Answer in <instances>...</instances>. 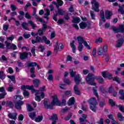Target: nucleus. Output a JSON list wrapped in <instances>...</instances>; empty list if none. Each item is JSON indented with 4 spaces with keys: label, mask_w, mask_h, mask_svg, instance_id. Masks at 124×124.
<instances>
[{
    "label": "nucleus",
    "mask_w": 124,
    "mask_h": 124,
    "mask_svg": "<svg viewBox=\"0 0 124 124\" xmlns=\"http://www.w3.org/2000/svg\"><path fill=\"white\" fill-rule=\"evenodd\" d=\"M26 89L27 90H32V93H36V97L35 99L38 102H40V101H41V98H40V96L42 98H44V97H45V93L44 92H42V93H38V90L33 89V86H31L30 85H23L21 88V90H26Z\"/></svg>",
    "instance_id": "f257e3e1"
},
{
    "label": "nucleus",
    "mask_w": 124,
    "mask_h": 124,
    "mask_svg": "<svg viewBox=\"0 0 124 124\" xmlns=\"http://www.w3.org/2000/svg\"><path fill=\"white\" fill-rule=\"evenodd\" d=\"M14 98L16 101L15 104V107L16 109L21 110V109H22L21 106L23 105V104H24V102L22 101L21 100L24 98V97L16 95L14 96Z\"/></svg>",
    "instance_id": "f03ea898"
},
{
    "label": "nucleus",
    "mask_w": 124,
    "mask_h": 124,
    "mask_svg": "<svg viewBox=\"0 0 124 124\" xmlns=\"http://www.w3.org/2000/svg\"><path fill=\"white\" fill-rule=\"evenodd\" d=\"M31 42L32 44H35V43H43V42H45L46 44L47 45H48V44H50L51 43L50 42V40H48L47 39V37L45 36H43L42 38L39 36L36 37V40H31Z\"/></svg>",
    "instance_id": "7ed1b4c3"
},
{
    "label": "nucleus",
    "mask_w": 124,
    "mask_h": 124,
    "mask_svg": "<svg viewBox=\"0 0 124 124\" xmlns=\"http://www.w3.org/2000/svg\"><path fill=\"white\" fill-rule=\"evenodd\" d=\"M88 102L90 105V108L91 110H92L93 112H96V105H97V101H96L95 98H91L89 100H88Z\"/></svg>",
    "instance_id": "20e7f679"
},
{
    "label": "nucleus",
    "mask_w": 124,
    "mask_h": 124,
    "mask_svg": "<svg viewBox=\"0 0 124 124\" xmlns=\"http://www.w3.org/2000/svg\"><path fill=\"white\" fill-rule=\"evenodd\" d=\"M52 98H53V100L51 104L49 103L48 100L45 99L44 100V105L46 109H53V107H54V106H56L55 103L54 95L52 96Z\"/></svg>",
    "instance_id": "39448f33"
},
{
    "label": "nucleus",
    "mask_w": 124,
    "mask_h": 124,
    "mask_svg": "<svg viewBox=\"0 0 124 124\" xmlns=\"http://www.w3.org/2000/svg\"><path fill=\"white\" fill-rule=\"evenodd\" d=\"M86 83L91 86H96V83L94 82V76L93 74H89L85 78Z\"/></svg>",
    "instance_id": "423d86ee"
},
{
    "label": "nucleus",
    "mask_w": 124,
    "mask_h": 124,
    "mask_svg": "<svg viewBox=\"0 0 124 124\" xmlns=\"http://www.w3.org/2000/svg\"><path fill=\"white\" fill-rule=\"evenodd\" d=\"M77 40L78 44H83V45L88 49V50L91 49V46L88 44V43L86 40H85V38H83L82 36H78L77 37Z\"/></svg>",
    "instance_id": "0eeeda50"
},
{
    "label": "nucleus",
    "mask_w": 124,
    "mask_h": 124,
    "mask_svg": "<svg viewBox=\"0 0 124 124\" xmlns=\"http://www.w3.org/2000/svg\"><path fill=\"white\" fill-rule=\"evenodd\" d=\"M54 100L55 106H65V105H66V100H65V99H63L62 100V102H60L58 99L57 95H54Z\"/></svg>",
    "instance_id": "6e6552de"
},
{
    "label": "nucleus",
    "mask_w": 124,
    "mask_h": 124,
    "mask_svg": "<svg viewBox=\"0 0 124 124\" xmlns=\"http://www.w3.org/2000/svg\"><path fill=\"white\" fill-rule=\"evenodd\" d=\"M116 37H117L119 40L116 43V47L120 48V47H122V45H123V43L124 42V37H123L121 34H118L116 35Z\"/></svg>",
    "instance_id": "1a4fd4ad"
},
{
    "label": "nucleus",
    "mask_w": 124,
    "mask_h": 124,
    "mask_svg": "<svg viewBox=\"0 0 124 124\" xmlns=\"http://www.w3.org/2000/svg\"><path fill=\"white\" fill-rule=\"evenodd\" d=\"M92 4V10L95 12H99V3L96 0H93L91 1Z\"/></svg>",
    "instance_id": "9d476101"
},
{
    "label": "nucleus",
    "mask_w": 124,
    "mask_h": 124,
    "mask_svg": "<svg viewBox=\"0 0 124 124\" xmlns=\"http://www.w3.org/2000/svg\"><path fill=\"white\" fill-rule=\"evenodd\" d=\"M108 50V48L107 45H104L103 47H102V46H100V47L98 48V55H99V56H103V54H104L105 52H107Z\"/></svg>",
    "instance_id": "9b49d317"
},
{
    "label": "nucleus",
    "mask_w": 124,
    "mask_h": 124,
    "mask_svg": "<svg viewBox=\"0 0 124 124\" xmlns=\"http://www.w3.org/2000/svg\"><path fill=\"white\" fill-rule=\"evenodd\" d=\"M111 30H112L115 33H118V32H124V25H120L119 28H116L115 26H112Z\"/></svg>",
    "instance_id": "f8f14e48"
},
{
    "label": "nucleus",
    "mask_w": 124,
    "mask_h": 124,
    "mask_svg": "<svg viewBox=\"0 0 124 124\" xmlns=\"http://www.w3.org/2000/svg\"><path fill=\"white\" fill-rule=\"evenodd\" d=\"M58 48L59 51L62 50V49H63L62 44H60L59 45V42H56V45H55V47L54 48L55 54H58Z\"/></svg>",
    "instance_id": "ddd939ff"
},
{
    "label": "nucleus",
    "mask_w": 124,
    "mask_h": 124,
    "mask_svg": "<svg viewBox=\"0 0 124 124\" xmlns=\"http://www.w3.org/2000/svg\"><path fill=\"white\" fill-rule=\"evenodd\" d=\"M5 44L7 49H13L14 50H16V49H17V46L14 44H11L7 41H5Z\"/></svg>",
    "instance_id": "4468645a"
},
{
    "label": "nucleus",
    "mask_w": 124,
    "mask_h": 124,
    "mask_svg": "<svg viewBox=\"0 0 124 124\" xmlns=\"http://www.w3.org/2000/svg\"><path fill=\"white\" fill-rule=\"evenodd\" d=\"M29 58V53L27 52H23L19 53V58L20 60H26Z\"/></svg>",
    "instance_id": "2eb2a0df"
},
{
    "label": "nucleus",
    "mask_w": 124,
    "mask_h": 124,
    "mask_svg": "<svg viewBox=\"0 0 124 124\" xmlns=\"http://www.w3.org/2000/svg\"><path fill=\"white\" fill-rule=\"evenodd\" d=\"M102 75L103 77H104V78H107V77L109 79H111V78H112V75L108 72H102Z\"/></svg>",
    "instance_id": "dca6fc26"
},
{
    "label": "nucleus",
    "mask_w": 124,
    "mask_h": 124,
    "mask_svg": "<svg viewBox=\"0 0 124 124\" xmlns=\"http://www.w3.org/2000/svg\"><path fill=\"white\" fill-rule=\"evenodd\" d=\"M9 118L10 119H12V120H16L17 119V113H10L8 115Z\"/></svg>",
    "instance_id": "f3484780"
},
{
    "label": "nucleus",
    "mask_w": 124,
    "mask_h": 124,
    "mask_svg": "<svg viewBox=\"0 0 124 124\" xmlns=\"http://www.w3.org/2000/svg\"><path fill=\"white\" fill-rule=\"evenodd\" d=\"M82 79L80 78V75H78L75 77V82L77 85H79Z\"/></svg>",
    "instance_id": "a211bd4d"
},
{
    "label": "nucleus",
    "mask_w": 124,
    "mask_h": 124,
    "mask_svg": "<svg viewBox=\"0 0 124 124\" xmlns=\"http://www.w3.org/2000/svg\"><path fill=\"white\" fill-rule=\"evenodd\" d=\"M108 93H111L113 96H117V92L113 89L112 85L108 88Z\"/></svg>",
    "instance_id": "6ab92c4d"
},
{
    "label": "nucleus",
    "mask_w": 124,
    "mask_h": 124,
    "mask_svg": "<svg viewBox=\"0 0 124 124\" xmlns=\"http://www.w3.org/2000/svg\"><path fill=\"white\" fill-rule=\"evenodd\" d=\"M74 43H75V41L73 40L70 43V45L72 49L73 52L76 53V46L74 45Z\"/></svg>",
    "instance_id": "aec40b11"
},
{
    "label": "nucleus",
    "mask_w": 124,
    "mask_h": 124,
    "mask_svg": "<svg viewBox=\"0 0 124 124\" xmlns=\"http://www.w3.org/2000/svg\"><path fill=\"white\" fill-rule=\"evenodd\" d=\"M93 91L94 95L97 97L98 101H99V97L98 96V93H97V87H93Z\"/></svg>",
    "instance_id": "412c9836"
},
{
    "label": "nucleus",
    "mask_w": 124,
    "mask_h": 124,
    "mask_svg": "<svg viewBox=\"0 0 124 124\" xmlns=\"http://www.w3.org/2000/svg\"><path fill=\"white\" fill-rule=\"evenodd\" d=\"M113 15V13H111V12L109 11H107L106 12V18L108 20H109L110 18H111V16Z\"/></svg>",
    "instance_id": "4be33fe9"
},
{
    "label": "nucleus",
    "mask_w": 124,
    "mask_h": 124,
    "mask_svg": "<svg viewBox=\"0 0 124 124\" xmlns=\"http://www.w3.org/2000/svg\"><path fill=\"white\" fill-rule=\"evenodd\" d=\"M80 18L78 17H73V20H72V23H74V24H79L80 23Z\"/></svg>",
    "instance_id": "5701e85b"
},
{
    "label": "nucleus",
    "mask_w": 124,
    "mask_h": 124,
    "mask_svg": "<svg viewBox=\"0 0 124 124\" xmlns=\"http://www.w3.org/2000/svg\"><path fill=\"white\" fill-rule=\"evenodd\" d=\"M75 103V100H74V97H71L69 99V101L68 102V105L69 106L71 105H73Z\"/></svg>",
    "instance_id": "b1692460"
},
{
    "label": "nucleus",
    "mask_w": 124,
    "mask_h": 124,
    "mask_svg": "<svg viewBox=\"0 0 124 124\" xmlns=\"http://www.w3.org/2000/svg\"><path fill=\"white\" fill-rule=\"evenodd\" d=\"M21 26L24 30H25L26 31H29V28H28L29 23L27 22H23L21 24Z\"/></svg>",
    "instance_id": "393cba45"
},
{
    "label": "nucleus",
    "mask_w": 124,
    "mask_h": 124,
    "mask_svg": "<svg viewBox=\"0 0 124 124\" xmlns=\"http://www.w3.org/2000/svg\"><path fill=\"white\" fill-rule=\"evenodd\" d=\"M118 12H120L121 14L124 15V5H119V9L118 10Z\"/></svg>",
    "instance_id": "a878e982"
},
{
    "label": "nucleus",
    "mask_w": 124,
    "mask_h": 124,
    "mask_svg": "<svg viewBox=\"0 0 124 124\" xmlns=\"http://www.w3.org/2000/svg\"><path fill=\"white\" fill-rule=\"evenodd\" d=\"M79 28L80 29H81L82 30H84V29H85L86 28H87V23L86 22H81L80 23H79Z\"/></svg>",
    "instance_id": "bb28decb"
},
{
    "label": "nucleus",
    "mask_w": 124,
    "mask_h": 124,
    "mask_svg": "<svg viewBox=\"0 0 124 124\" xmlns=\"http://www.w3.org/2000/svg\"><path fill=\"white\" fill-rule=\"evenodd\" d=\"M117 118L120 121V122H123V121H124V117L123 116V115H122V113L120 112H118L117 114Z\"/></svg>",
    "instance_id": "cd10ccee"
},
{
    "label": "nucleus",
    "mask_w": 124,
    "mask_h": 124,
    "mask_svg": "<svg viewBox=\"0 0 124 124\" xmlns=\"http://www.w3.org/2000/svg\"><path fill=\"white\" fill-rule=\"evenodd\" d=\"M74 91L76 94H78V95H80L81 93H80V91H79V88H78V86L77 85H75L74 88Z\"/></svg>",
    "instance_id": "c85d7f7f"
},
{
    "label": "nucleus",
    "mask_w": 124,
    "mask_h": 124,
    "mask_svg": "<svg viewBox=\"0 0 124 124\" xmlns=\"http://www.w3.org/2000/svg\"><path fill=\"white\" fill-rule=\"evenodd\" d=\"M57 9H58L57 13L59 15L62 16L64 15V13H65V11L62 9H60V8H57Z\"/></svg>",
    "instance_id": "c756f323"
},
{
    "label": "nucleus",
    "mask_w": 124,
    "mask_h": 124,
    "mask_svg": "<svg viewBox=\"0 0 124 124\" xmlns=\"http://www.w3.org/2000/svg\"><path fill=\"white\" fill-rule=\"evenodd\" d=\"M46 13L45 14L44 18L46 19V20H49L48 16H49V15H50V10H49V9H46Z\"/></svg>",
    "instance_id": "7c9ffc66"
},
{
    "label": "nucleus",
    "mask_w": 124,
    "mask_h": 124,
    "mask_svg": "<svg viewBox=\"0 0 124 124\" xmlns=\"http://www.w3.org/2000/svg\"><path fill=\"white\" fill-rule=\"evenodd\" d=\"M100 17L103 22H106V19H105V16H104V12L103 11H100Z\"/></svg>",
    "instance_id": "2f4dec72"
},
{
    "label": "nucleus",
    "mask_w": 124,
    "mask_h": 124,
    "mask_svg": "<svg viewBox=\"0 0 124 124\" xmlns=\"http://www.w3.org/2000/svg\"><path fill=\"white\" fill-rule=\"evenodd\" d=\"M119 94L121 95V96L119 97L120 99H122V100H124V90H119Z\"/></svg>",
    "instance_id": "473e14b6"
},
{
    "label": "nucleus",
    "mask_w": 124,
    "mask_h": 124,
    "mask_svg": "<svg viewBox=\"0 0 124 124\" xmlns=\"http://www.w3.org/2000/svg\"><path fill=\"white\" fill-rule=\"evenodd\" d=\"M90 13L91 19H92V20H95V13H94L93 11L91 10Z\"/></svg>",
    "instance_id": "72a5a7b5"
},
{
    "label": "nucleus",
    "mask_w": 124,
    "mask_h": 124,
    "mask_svg": "<svg viewBox=\"0 0 124 124\" xmlns=\"http://www.w3.org/2000/svg\"><path fill=\"white\" fill-rule=\"evenodd\" d=\"M29 117L32 119V120H34L35 119V116H36L35 112H30L29 113Z\"/></svg>",
    "instance_id": "f704fd0d"
},
{
    "label": "nucleus",
    "mask_w": 124,
    "mask_h": 124,
    "mask_svg": "<svg viewBox=\"0 0 124 124\" xmlns=\"http://www.w3.org/2000/svg\"><path fill=\"white\" fill-rule=\"evenodd\" d=\"M37 65V63L36 62H30L28 63V66L29 67H32L33 66H36Z\"/></svg>",
    "instance_id": "c9c22d12"
},
{
    "label": "nucleus",
    "mask_w": 124,
    "mask_h": 124,
    "mask_svg": "<svg viewBox=\"0 0 124 124\" xmlns=\"http://www.w3.org/2000/svg\"><path fill=\"white\" fill-rule=\"evenodd\" d=\"M28 23L31 26L32 30L35 29V28H36V24H35L34 23L32 22V21L30 20L28 21Z\"/></svg>",
    "instance_id": "e433bc0d"
},
{
    "label": "nucleus",
    "mask_w": 124,
    "mask_h": 124,
    "mask_svg": "<svg viewBox=\"0 0 124 124\" xmlns=\"http://www.w3.org/2000/svg\"><path fill=\"white\" fill-rule=\"evenodd\" d=\"M34 16L35 19H36L38 22H41V23H42L43 22V23H45V21H43V19H42L39 16H38L37 15H35Z\"/></svg>",
    "instance_id": "4c0bfd02"
},
{
    "label": "nucleus",
    "mask_w": 124,
    "mask_h": 124,
    "mask_svg": "<svg viewBox=\"0 0 124 124\" xmlns=\"http://www.w3.org/2000/svg\"><path fill=\"white\" fill-rule=\"evenodd\" d=\"M8 78L10 79L12 82H13L14 84H16V80L15 79V76H7Z\"/></svg>",
    "instance_id": "58836bf2"
},
{
    "label": "nucleus",
    "mask_w": 124,
    "mask_h": 124,
    "mask_svg": "<svg viewBox=\"0 0 124 124\" xmlns=\"http://www.w3.org/2000/svg\"><path fill=\"white\" fill-rule=\"evenodd\" d=\"M33 83L34 85V87H35L36 88H38V86L39 85V83H40V81L38 79L33 80Z\"/></svg>",
    "instance_id": "ea45409f"
},
{
    "label": "nucleus",
    "mask_w": 124,
    "mask_h": 124,
    "mask_svg": "<svg viewBox=\"0 0 124 124\" xmlns=\"http://www.w3.org/2000/svg\"><path fill=\"white\" fill-rule=\"evenodd\" d=\"M83 48H84V46H83V44H78V48L79 52H82Z\"/></svg>",
    "instance_id": "a19ab883"
},
{
    "label": "nucleus",
    "mask_w": 124,
    "mask_h": 124,
    "mask_svg": "<svg viewBox=\"0 0 124 124\" xmlns=\"http://www.w3.org/2000/svg\"><path fill=\"white\" fill-rule=\"evenodd\" d=\"M38 49L40 50V52H44V50H45V46L42 45H40L38 47Z\"/></svg>",
    "instance_id": "79ce46f5"
},
{
    "label": "nucleus",
    "mask_w": 124,
    "mask_h": 124,
    "mask_svg": "<svg viewBox=\"0 0 124 124\" xmlns=\"http://www.w3.org/2000/svg\"><path fill=\"white\" fill-rule=\"evenodd\" d=\"M43 119V117H42V116H38L37 118L35 119V122H36V123H40V122L42 121Z\"/></svg>",
    "instance_id": "37998d69"
},
{
    "label": "nucleus",
    "mask_w": 124,
    "mask_h": 124,
    "mask_svg": "<svg viewBox=\"0 0 124 124\" xmlns=\"http://www.w3.org/2000/svg\"><path fill=\"white\" fill-rule=\"evenodd\" d=\"M63 4V1L62 0H57V8H60V6H62Z\"/></svg>",
    "instance_id": "c03bdc74"
},
{
    "label": "nucleus",
    "mask_w": 124,
    "mask_h": 124,
    "mask_svg": "<svg viewBox=\"0 0 124 124\" xmlns=\"http://www.w3.org/2000/svg\"><path fill=\"white\" fill-rule=\"evenodd\" d=\"M0 79L2 80L5 79V75L3 73V71H0Z\"/></svg>",
    "instance_id": "a18cd8bd"
},
{
    "label": "nucleus",
    "mask_w": 124,
    "mask_h": 124,
    "mask_svg": "<svg viewBox=\"0 0 124 124\" xmlns=\"http://www.w3.org/2000/svg\"><path fill=\"white\" fill-rule=\"evenodd\" d=\"M27 110L29 111V112H31V111H33V108H32V107L30 105L27 104Z\"/></svg>",
    "instance_id": "49530a36"
},
{
    "label": "nucleus",
    "mask_w": 124,
    "mask_h": 124,
    "mask_svg": "<svg viewBox=\"0 0 124 124\" xmlns=\"http://www.w3.org/2000/svg\"><path fill=\"white\" fill-rule=\"evenodd\" d=\"M97 80L100 84H103L104 83V80H103V78L101 77H99L97 78Z\"/></svg>",
    "instance_id": "de8ad7c7"
},
{
    "label": "nucleus",
    "mask_w": 124,
    "mask_h": 124,
    "mask_svg": "<svg viewBox=\"0 0 124 124\" xmlns=\"http://www.w3.org/2000/svg\"><path fill=\"white\" fill-rule=\"evenodd\" d=\"M6 105H7V106H9V107H13V106H14L13 103H12V101H7L6 102Z\"/></svg>",
    "instance_id": "09e8293b"
},
{
    "label": "nucleus",
    "mask_w": 124,
    "mask_h": 124,
    "mask_svg": "<svg viewBox=\"0 0 124 124\" xmlns=\"http://www.w3.org/2000/svg\"><path fill=\"white\" fill-rule=\"evenodd\" d=\"M70 73L71 77H74L76 75V72H74L72 69H70Z\"/></svg>",
    "instance_id": "8fccbe9b"
},
{
    "label": "nucleus",
    "mask_w": 124,
    "mask_h": 124,
    "mask_svg": "<svg viewBox=\"0 0 124 124\" xmlns=\"http://www.w3.org/2000/svg\"><path fill=\"white\" fill-rule=\"evenodd\" d=\"M13 90H14V88H13L12 85H10L7 89L8 92H10V93H12V92H13Z\"/></svg>",
    "instance_id": "3c124183"
},
{
    "label": "nucleus",
    "mask_w": 124,
    "mask_h": 124,
    "mask_svg": "<svg viewBox=\"0 0 124 124\" xmlns=\"http://www.w3.org/2000/svg\"><path fill=\"white\" fill-rule=\"evenodd\" d=\"M47 79L48 81H53L54 80V76H53V75H49L47 78Z\"/></svg>",
    "instance_id": "603ef678"
},
{
    "label": "nucleus",
    "mask_w": 124,
    "mask_h": 124,
    "mask_svg": "<svg viewBox=\"0 0 124 124\" xmlns=\"http://www.w3.org/2000/svg\"><path fill=\"white\" fill-rule=\"evenodd\" d=\"M22 90L24 91L23 95H24L25 96H29V95H30V93H29V92L27 91L26 89Z\"/></svg>",
    "instance_id": "864d4df0"
},
{
    "label": "nucleus",
    "mask_w": 124,
    "mask_h": 124,
    "mask_svg": "<svg viewBox=\"0 0 124 124\" xmlns=\"http://www.w3.org/2000/svg\"><path fill=\"white\" fill-rule=\"evenodd\" d=\"M23 37H24V38H25L26 39H27L28 38H30V37H31V34H28L27 33H24L23 34Z\"/></svg>",
    "instance_id": "5fc2aeb1"
},
{
    "label": "nucleus",
    "mask_w": 124,
    "mask_h": 124,
    "mask_svg": "<svg viewBox=\"0 0 124 124\" xmlns=\"http://www.w3.org/2000/svg\"><path fill=\"white\" fill-rule=\"evenodd\" d=\"M45 86H44L41 88H40L39 90H38L39 93H40L39 92H44L45 91Z\"/></svg>",
    "instance_id": "6e6d98bb"
},
{
    "label": "nucleus",
    "mask_w": 124,
    "mask_h": 124,
    "mask_svg": "<svg viewBox=\"0 0 124 124\" xmlns=\"http://www.w3.org/2000/svg\"><path fill=\"white\" fill-rule=\"evenodd\" d=\"M99 105L100 107H103V106H104V105H105V101L102 100V101H100Z\"/></svg>",
    "instance_id": "4d7b16f0"
},
{
    "label": "nucleus",
    "mask_w": 124,
    "mask_h": 124,
    "mask_svg": "<svg viewBox=\"0 0 124 124\" xmlns=\"http://www.w3.org/2000/svg\"><path fill=\"white\" fill-rule=\"evenodd\" d=\"M102 42V38H97L95 41V43H101Z\"/></svg>",
    "instance_id": "13d9d810"
},
{
    "label": "nucleus",
    "mask_w": 124,
    "mask_h": 124,
    "mask_svg": "<svg viewBox=\"0 0 124 124\" xmlns=\"http://www.w3.org/2000/svg\"><path fill=\"white\" fill-rule=\"evenodd\" d=\"M118 108H119V110L121 111V112H124V106L122 105H118L117 106Z\"/></svg>",
    "instance_id": "bf43d9fd"
},
{
    "label": "nucleus",
    "mask_w": 124,
    "mask_h": 124,
    "mask_svg": "<svg viewBox=\"0 0 124 124\" xmlns=\"http://www.w3.org/2000/svg\"><path fill=\"white\" fill-rule=\"evenodd\" d=\"M99 89L101 91V93H107V91H105L104 88L102 87H100Z\"/></svg>",
    "instance_id": "052dcab7"
},
{
    "label": "nucleus",
    "mask_w": 124,
    "mask_h": 124,
    "mask_svg": "<svg viewBox=\"0 0 124 124\" xmlns=\"http://www.w3.org/2000/svg\"><path fill=\"white\" fill-rule=\"evenodd\" d=\"M11 19H13L14 21H15L16 22V25L17 26V27H19V25H20V21H17L14 17H11Z\"/></svg>",
    "instance_id": "680f3d73"
},
{
    "label": "nucleus",
    "mask_w": 124,
    "mask_h": 124,
    "mask_svg": "<svg viewBox=\"0 0 124 124\" xmlns=\"http://www.w3.org/2000/svg\"><path fill=\"white\" fill-rule=\"evenodd\" d=\"M47 24H43V26H42V31H45L46 30H47Z\"/></svg>",
    "instance_id": "e2e57ef3"
},
{
    "label": "nucleus",
    "mask_w": 124,
    "mask_h": 124,
    "mask_svg": "<svg viewBox=\"0 0 124 124\" xmlns=\"http://www.w3.org/2000/svg\"><path fill=\"white\" fill-rule=\"evenodd\" d=\"M109 103L111 105V106H115V105H116V103H115L112 99H109Z\"/></svg>",
    "instance_id": "0e129e2a"
},
{
    "label": "nucleus",
    "mask_w": 124,
    "mask_h": 124,
    "mask_svg": "<svg viewBox=\"0 0 124 124\" xmlns=\"http://www.w3.org/2000/svg\"><path fill=\"white\" fill-rule=\"evenodd\" d=\"M7 94V93L4 92L2 93H0V99H1V98H4V96Z\"/></svg>",
    "instance_id": "69168bd1"
},
{
    "label": "nucleus",
    "mask_w": 124,
    "mask_h": 124,
    "mask_svg": "<svg viewBox=\"0 0 124 124\" xmlns=\"http://www.w3.org/2000/svg\"><path fill=\"white\" fill-rule=\"evenodd\" d=\"M25 17L27 19H31V15L28 12L26 13Z\"/></svg>",
    "instance_id": "338daca9"
},
{
    "label": "nucleus",
    "mask_w": 124,
    "mask_h": 124,
    "mask_svg": "<svg viewBox=\"0 0 124 124\" xmlns=\"http://www.w3.org/2000/svg\"><path fill=\"white\" fill-rule=\"evenodd\" d=\"M72 116V115H71V114H69L65 118V121H69V120H70Z\"/></svg>",
    "instance_id": "774afa93"
}]
</instances>
